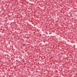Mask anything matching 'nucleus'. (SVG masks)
<instances>
[{"label":"nucleus","mask_w":77,"mask_h":77,"mask_svg":"<svg viewBox=\"0 0 77 77\" xmlns=\"http://www.w3.org/2000/svg\"><path fill=\"white\" fill-rule=\"evenodd\" d=\"M24 45H25V44H24Z\"/></svg>","instance_id":"1"}]
</instances>
